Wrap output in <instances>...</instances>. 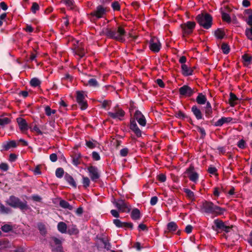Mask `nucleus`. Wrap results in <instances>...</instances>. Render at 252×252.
Wrapping results in <instances>:
<instances>
[{"label": "nucleus", "mask_w": 252, "mask_h": 252, "mask_svg": "<svg viewBox=\"0 0 252 252\" xmlns=\"http://www.w3.org/2000/svg\"><path fill=\"white\" fill-rule=\"evenodd\" d=\"M208 171L210 174H214L217 172V170L215 167H209Z\"/></svg>", "instance_id": "obj_61"}, {"label": "nucleus", "mask_w": 252, "mask_h": 252, "mask_svg": "<svg viewBox=\"0 0 252 252\" xmlns=\"http://www.w3.org/2000/svg\"><path fill=\"white\" fill-rule=\"evenodd\" d=\"M128 150L127 148H123L120 151V155L122 157H126L128 153Z\"/></svg>", "instance_id": "obj_53"}, {"label": "nucleus", "mask_w": 252, "mask_h": 252, "mask_svg": "<svg viewBox=\"0 0 252 252\" xmlns=\"http://www.w3.org/2000/svg\"><path fill=\"white\" fill-rule=\"evenodd\" d=\"M221 17L223 21H225L228 23H229L231 22V18L229 14H228L226 13L225 12H222L221 13Z\"/></svg>", "instance_id": "obj_39"}, {"label": "nucleus", "mask_w": 252, "mask_h": 252, "mask_svg": "<svg viewBox=\"0 0 252 252\" xmlns=\"http://www.w3.org/2000/svg\"><path fill=\"white\" fill-rule=\"evenodd\" d=\"M196 19L199 25L206 29H209L212 25V18L208 13L199 14Z\"/></svg>", "instance_id": "obj_3"}, {"label": "nucleus", "mask_w": 252, "mask_h": 252, "mask_svg": "<svg viewBox=\"0 0 252 252\" xmlns=\"http://www.w3.org/2000/svg\"><path fill=\"white\" fill-rule=\"evenodd\" d=\"M158 180L161 182H164L166 180V176L163 174H159L158 177Z\"/></svg>", "instance_id": "obj_58"}, {"label": "nucleus", "mask_w": 252, "mask_h": 252, "mask_svg": "<svg viewBox=\"0 0 252 252\" xmlns=\"http://www.w3.org/2000/svg\"><path fill=\"white\" fill-rule=\"evenodd\" d=\"M179 92L182 95L190 96L193 94V91L188 86L184 85L179 89Z\"/></svg>", "instance_id": "obj_14"}, {"label": "nucleus", "mask_w": 252, "mask_h": 252, "mask_svg": "<svg viewBox=\"0 0 252 252\" xmlns=\"http://www.w3.org/2000/svg\"><path fill=\"white\" fill-rule=\"evenodd\" d=\"M92 157L93 159L95 160H99L100 159L99 154L96 152H93L92 153Z\"/></svg>", "instance_id": "obj_54"}, {"label": "nucleus", "mask_w": 252, "mask_h": 252, "mask_svg": "<svg viewBox=\"0 0 252 252\" xmlns=\"http://www.w3.org/2000/svg\"><path fill=\"white\" fill-rule=\"evenodd\" d=\"M38 228L42 234H45L46 233V229L45 225L42 223H39L38 224Z\"/></svg>", "instance_id": "obj_50"}, {"label": "nucleus", "mask_w": 252, "mask_h": 252, "mask_svg": "<svg viewBox=\"0 0 252 252\" xmlns=\"http://www.w3.org/2000/svg\"><path fill=\"white\" fill-rule=\"evenodd\" d=\"M75 53L78 55L80 58H82L85 55L84 50L81 47H77L75 50Z\"/></svg>", "instance_id": "obj_35"}, {"label": "nucleus", "mask_w": 252, "mask_h": 252, "mask_svg": "<svg viewBox=\"0 0 252 252\" xmlns=\"http://www.w3.org/2000/svg\"><path fill=\"white\" fill-rule=\"evenodd\" d=\"M64 174V171L62 168H58L56 170V176L59 178H62Z\"/></svg>", "instance_id": "obj_38"}, {"label": "nucleus", "mask_w": 252, "mask_h": 252, "mask_svg": "<svg viewBox=\"0 0 252 252\" xmlns=\"http://www.w3.org/2000/svg\"><path fill=\"white\" fill-rule=\"evenodd\" d=\"M238 99L236 95L233 93L230 94L229 104L231 106H234L236 104V101Z\"/></svg>", "instance_id": "obj_26"}, {"label": "nucleus", "mask_w": 252, "mask_h": 252, "mask_svg": "<svg viewBox=\"0 0 252 252\" xmlns=\"http://www.w3.org/2000/svg\"><path fill=\"white\" fill-rule=\"evenodd\" d=\"M197 129L198 132L201 134L202 137H204L205 136L206 132L205 129L203 128L197 127Z\"/></svg>", "instance_id": "obj_59"}, {"label": "nucleus", "mask_w": 252, "mask_h": 252, "mask_svg": "<svg viewBox=\"0 0 252 252\" xmlns=\"http://www.w3.org/2000/svg\"><path fill=\"white\" fill-rule=\"evenodd\" d=\"M17 146L16 143L14 141H11L7 142L6 144L3 145V148L5 150H8L10 148H15Z\"/></svg>", "instance_id": "obj_27"}, {"label": "nucleus", "mask_w": 252, "mask_h": 252, "mask_svg": "<svg viewBox=\"0 0 252 252\" xmlns=\"http://www.w3.org/2000/svg\"><path fill=\"white\" fill-rule=\"evenodd\" d=\"M196 102L198 104L203 105L206 103L207 98L205 95L202 93H199L196 99Z\"/></svg>", "instance_id": "obj_19"}, {"label": "nucleus", "mask_w": 252, "mask_h": 252, "mask_svg": "<svg viewBox=\"0 0 252 252\" xmlns=\"http://www.w3.org/2000/svg\"><path fill=\"white\" fill-rule=\"evenodd\" d=\"M134 120H136L139 124L142 126H145L146 124V120L144 115L139 110L136 111L134 115Z\"/></svg>", "instance_id": "obj_10"}, {"label": "nucleus", "mask_w": 252, "mask_h": 252, "mask_svg": "<svg viewBox=\"0 0 252 252\" xmlns=\"http://www.w3.org/2000/svg\"><path fill=\"white\" fill-rule=\"evenodd\" d=\"M10 120L8 118H0V126H4L8 124Z\"/></svg>", "instance_id": "obj_40"}, {"label": "nucleus", "mask_w": 252, "mask_h": 252, "mask_svg": "<svg viewBox=\"0 0 252 252\" xmlns=\"http://www.w3.org/2000/svg\"><path fill=\"white\" fill-rule=\"evenodd\" d=\"M0 169L3 171H6L8 169V165L5 163L0 164Z\"/></svg>", "instance_id": "obj_55"}, {"label": "nucleus", "mask_w": 252, "mask_h": 252, "mask_svg": "<svg viewBox=\"0 0 252 252\" xmlns=\"http://www.w3.org/2000/svg\"><path fill=\"white\" fill-rule=\"evenodd\" d=\"M113 223L118 227H123L124 222H122L120 220L115 219L113 220Z\"/></svg>", "instance_id": "obj_49"}, {"label": "nucleus", "mask_w": 252, "mask_h": 252, "mask_svg": "<svg viewBox=\"0 0 252 252\" xmlns=\"http://www.w3.org/2000/svg\"><path fill=\"white\" fill-rule=\"evenodd\" d=\"M182 70L183 74L185 76L191 75L192 74L193 70L189 67L186 64H182Z\"/></svg>", "instance_id": "obj_20"}, {"label": "nucleus", "mask_w": 252, "mask_h": 252, "mask_svg": "<svg viewBox=\"0 0 252 252\" xmlns=\"http://www.w3.org/2000/svg\"><path fill=\"white\" fill-rule=\"evenodd\" d=\"M186 173L191 181L196 182L198 179V174L194 171L193 167L190 166L186 171Z\"/></svg>", "instance_id": "obj_11"}, {"label": "nucleus", "mask_w": 252, "mask_h": 252, "mask_svg": "<svg viewBox=\"0 0 252 252\" xmlns=\"http://www.w3.org/2000/svg\"><path fill=\"white\" fill-rule=\"evenodd\" d=\"M97 142L94 140H90V141H86V146L91 149L94 148L97 145Z\"/></svg>", "instance_id": "obj_30"}, {"label": "nucleus", "mask_w": 252, "mask_h": 252, "mask_svg": "<svg viewBox=\"0 0 252 252\" xmlns=\"http://www.w3.org/2000/svg\"><path fill=\"white\" fill-rule=\"evenodd\" d=\"M157 83L158 85V86L161 88H163L164 87V84L161 79H158L156 80Z\"/></svg>", "instance_id": "obj_63"}, {"label": "nucleus", "mask_w": 252, "mask_h": 252, "mask_svg": "<svg viewBox=\"0 0 252 252\" xmlns=\"http://www.w3.org/2000/svg\"><path fill=\"white\" fill-rule=\"evenodd\" d=\"M64 2L66 4V5L68 6L70 9L73 8L74 2L73 0H64Z\"/></svg>", "instance_id": "obj_52"}, {"label": "nucleus", "mask_w": 252, "mask_h": 252, "mask_svg": "<svg viewBox=\"0 0 252 252\" xmlns=\"http://www.w3.org/2000/svg\"><path fill=\"white\" fill-rule=\"evenodd\" d=\"M247 23L250 26H252V14H250L249 16L248 19L247 21Z\"/></svg>", "instance_id": "obj_64"}, {"label": "nucleus", "mask_w": 252, "mask_h": 252, "mask_svg": "<svg viewBox=\"0 0 252 252\" xmlns=\"http://www.w3.org/2000/svg\"><path fill=\"white\" fill-rule=\"evenodd\" d=\"M161 45L158 39L155 37H152L150 41V48L155 52H158L160 49Z\"/></svg>", "instance_id": "obj_6"}, {"label": "nucleus", "mask_w": 252, "mask_h": 252, "mask_svg": "<svg viewBox=\"0 0 252 252\" xmlns=\"http://www.w3.org/2000/svg\"><path fill=\"white\" fill-rule=\"evenodd\" d=\"M131 217L133 220H136L140 217V212L138 209H133L131 213Z\"/></svg>", "instance_id": "obj_23"}, {"label": "nucleus", "mask_w": 252, "mask_h": 252, "mask_svg": "<svg viewBox=\"0 0 252 252\" xmlns=\"http://www.w3.org/2000/svg\"><path fill=\"white\" fill-rule=\"evenodd\" d=\"M50 243H51L52 247H55V246L61 245L62 242L60 239H59L56 237H53L51 239Z\"/></svg>", "instance_id": "obj_31"}, {"label": "nucleus", "mask_w": 252, "mask_h": 252, "mask_svg": "<svg viewBox=\"0 0 252 252\" xmlns=\"http://www.w3.org/2000/svg\"><path fill=\"white\" fill-rule=\"evenodd\" d=\"M215 35L217 38L222 39V38H223V37L224 35V33L221 30L218 29L215 31Z\"/></svg>", "instance_id": "obj_36"}, {"label": "nucleus", "mask_w": 252, "mask_h": 252, "mask_svg": "<svg viewBox=\"0 0 252 252\" xmlns=\"http://www.w3.org/2000/svg\"><path fill=\"white\" fill-rule=\"evenodd\" d=\"M242 59L243 60L244 63L245 65H249L252 61V57L251 56H249L247 54H245L242 56Z\"/></svg>", "instance_id": "obj_28"}, {"label": "nucleus", "mask_w": 252, "mask_h": 252, "mask_svg": "<svg viewBox=\"0 0 252 252\" xmlns=\"http://www.w3.org/2000/svg\"><path fill=\"white\" fill-rule=\"evenodd\" d=\"M177 228V226L174 222H170L167 224V229L170 231H175Z\"/></svg>", "instance_id": "obj_32"}, {"label": "nucleus", "mask_w": 252, "mask_h": 252, "mask_svg": "<svg viewBox=\"0 0 252 252\" xmlns=\"http://www.w3.org/2000/svg\"><path fill=\"white\" fill-rule=\"evenodd\" d=\"M111 214H112V215L115 217V218H118L119 217V214L118 213V212L117 211H116V210H112L111 211Z\"/></svg>", "instance_id": "obj_62"}, {"label": "nucleus", "mask_w": 252, "mask_h": 252, "mask_svg": "<svg viewBox=\"0 0 252 252\" xmlns=\"http://www.w3.org/2000/svg\"><path fill=\"white\" fill-rule=\"evenodd\" d=\"M17 122L18 124L20 129L24 131L28 129V124L26 120L22 118L19 117L17 119Z\"/></svg>", "instance_id": "obj_16"}, {"label": "nucleus", "mask_w": 252, "mask_h": 252, "mask_svg": "<svg viewBox=\"0 0 252 252\" xmlns=\"http://www.w3.org/2000/svg\"><path fill=\"white\" fill-rule=\"evenodd\" d=\"M106 13V8L102 5H98L96 9L91 13V15L95 17L96 19H99L103 17Z\"/></svg>", "instance_id": "obj_5"}, {"label": "nucleus", "mask_w": 252, "mask_h": 252, "mask_svg": "<svg viewBox=\"0 0 252 252\" xmlns=\"http://www.w3.org/2000/svg\"><path fill=\"white\" fill-rule=\"evenodd\" d=\"M80 155L75 156L72 158V163L74 165H78L80 163Z\"/></svg>", "instance_id": "obj_42"}, {"label": "nucleus", "mask_w": 252, "mask_h": 252, "mask_svg": "<svg viewBox=\"0 0 252 252\" xmlns=\"http://www.w3.org/2000/svg\"><path fill=\"white\" fill-rule=\"evenodd\" d=\"M232 120L231 117H222L218 120L215 124V126H220L224 124H227Z\"/></svg>", "instance_id": "obj_17"}, {"label": "nucleus", "mask_w": 252, "mask_h": 252, "mask_svg": "<svg viewBox=\"0 0 252 252\" xmlns=\"http://www.w3.org/2000/svg\"><path fill=\"white\" fill-rule=\"evenodd\" d=\"M105 34L109 38L116 40L119 41L124 42L126 32L122 27H119L117 29L112 30L107 29L105 32Z\"/></svg>", "instance_id": "obj_2"}, {"label": "nucleus", "mask_w": 252, "mask_h": 252, "mask_svg": "<svg viewBox=\"0 0 252 252\" xmlns=\"http://www.w3.org/2000/svg\"><path fill=\"white\" fill-rule=\"evenodd\" d=\"M10 211L9 208L5 207L0 202V213L1 214H8L10 212Z\"/></svg>", "instance_id": "obj_33"}, {"label": "nucleus", "mask_w": 252, "mask_h": 252, "mask_svg": "<svg viewBox=\"0 0 252 252\" xmlns=\"http://www.w3.org/2000/svg\"><path fill=\"white\" fill-rule=\"evenodd\" d=\"M89 176L93 181H95L99 178V174L98 169L94 166H91L88 168Z\"/></svg>", "instance_id": "obj_12"}, {"label": "nucleus", "mask_w": 252, "mask_h": 252, "mask_svg": "<svg viewBox=\"0 0 252 252\" xmlns=\"http://www.w3.org/2000/svg\"><path fill=\"white\" fill-rule=\"evenodd\" d=\"M83 184L85 188H87L90 186V181L89 178L86 177H83Z\"/></svg>", "instance_id": "obj_44"}, {"label": "nucleus", "mask_w": 252, "mask_h": 252, "mask_svg": "<svg viewBox=\"0 0 252 252\" xmlns=\"http://www.w3.org/2000/svg\"><path fill=\"white\" fill-rule=\"evenodd\" d=\"M158 198L157 196L152 197L150 200L151 205L152 206L156 205L158 202Z\"/></svg>", "instance_id": "obj_56"}, {"label": "nucleus", "mask_w": 252, "mask_h": 252, "mask_svg": "<svg viewBox=\"0 0 252 252\" xmlns=\"http://www.w3.org/2000/svg\"><path fill=\"white\" fill-rule=\"evenodd\" d=\"M6 203L14 208H19L21 210H26L28 208L26 201L22 202L20 200L14 196H11L6 201Z\"/></svg>", "instance_id": "obj_4"}, {"label": "nucleus", "mask_w": 252, "mask_h": 252, "mask_svg": "<svg viewBox=\"0 0 252 252\" xmlns=\"http://www.w3.org/2000/svg\"><path fill=\"white\" fill-rule=\"evenodd\" d=\"M108 115L112 118L121 119V118L124 116L125 112L122 109H118L114 112H109Z\"/></svg>", "instance_id": "obj_15"}, {"label": "nucleus", "mask_w": 252, "mask_h": 252, "mask_svg": "<svg viewBox=\"0 0 252 252\" xmlns=\"http://www.w3.org/2000/svg\"><path fill=\"white\" fill-rule=\"evenodd\" d=\"M58 230L62 233H64L66 231L67 225L63 222H60L58 224Z\"/></svg>", "instance_id": "obj_25"}, {"label": "nucleus", "mask_w": 252, "mask_h": 252, "mask_svg": "<svg viewBox=\"0 0 252 252\" xmlns=\"http://www.w3.org/2000/svg\"><path fill=\"white\" fill-rule=\"evenodd\" d=\"M130 128L137 137L141 136L142 131L138 127L135 120H130Z\"/></svg>", "instance_id": "obj_13"}, {"label": "nucleus", "mask_w": 252, "mask_h": 252, "mask_svg": "<svg viewBox=\"0 0 252 252\" xmlns=\"http://www.w3.org/2000/svg\"><path fill=\"white\" fill-rule=\"evenodd\" d=\"M237 146L241 149H244L245 147V142L243 140H241L238 142Z\"/></svg>", "instance_id": "obj_57"}, {"label": "nucleus", "mask_w": 252, "mask_h": 252, "mask_svg": "<svg viewBox=\"0 0 252 252\" xmlns=\"http://www.w3.org/2000/svg\"><path fill=\"white\" fill-rule=\"evenodd\" d=\"M39 9V5L36 2L32 3V5L31 8V10L33 13H35L36 11Z\"/></svg>", "instance_id": "obj_48"}, {"label": "nucleus", "mask_w": 252, "mask_h": 252, "mask_svg": "<svg viewBox=\"0 0 252 252\" xmlns=\"http://www.w3.org/2000/svg\"><path fill=\"white\" fill-rule=\"evenodd\" d=\"M112 7L114 10L119 11L120 10V5L118 1H114L112 3Z\"/></svg>", "instance_id": "obj_47"}, {"label": "nucleus", "mask_w": 252, "mask_h": 252, "mask_svg": "<svg viewBox=\"0 0 252 252\" xmlns=\"http://www.w3.org/2000/svg\"><path fill=\"white\" fill-rule=\"evenodd\" d=\"M191 111L197 120L202 119L203 115L200 110L196 105H194L192 107Z\"/></svg>", "instance_id": "obj_18"}, {"label": "nucleus", "mask_w": 252, "mask_h": 252, "mask_svg": "<svg viewBox=\"0 0 252 252\" xmlns=\"http://www.w3.org/2000/svg\"><path fill=\"white\" fill-rule=\"evenodd\" d=\"M225 209L215 205L212 202L205 201L200 206V211L207 214L218 216L222 214Z\"/></svg>", "instance_id": "obj_1"}, {"label": "nucleus", "mask_w": 252, "mask_h": 252, "mask_svg": "<svg viewBox=\"0 0 252 252\" xmlns=\"http://www.w3.org/2000/svg\"><path fill=\"white\" fill-rule=\"evenodd\" d=\"M245 33L247 37L251 40L252 41V28H247L246 30Z\"/></svg>", "instance_id": "obj_41"}, {"label": "nucleus", "mask_w": 252, "mask_h": 252, "mask_svg": "<svg viewBox=\"0 0 252 252\" xmlns=\"http://www.w3.org/2000/svg\"><path fill=\"white\" fill-rule=\"evenodd\" d=\"M221 50L224 54H227L229 52V47L225 43H223L221 45Z\"/></svg>", "instance_id": "obj_43"}, {"label": "nucleus", "mask_w": 252, "mask_h": 252, "mask_svg": "<svg viewBox=\"0 0 252 252\" xmlns=\"http://www.w3.org/2000/svg\"><path fill=\"white\" fill-rule=\"evenodd\" d=\"M40 80L36 78H32L30 82L31 86L33 87H37L39 86L40 84Z\"/></svg>", "instance_id": "obj_37"}, {"label": "nucleus", "mask_w": 252, "mask_h": 252, "mask_svg": "<svg viewBox=\"0 0 252 252\" xmlns=\"http://www.w3.org/2000/svg\"><path fill=\"white\" fill-rule=\"evenodd\" d=\"M45 112L47 116H50L52 114H54L56 112L55 110L51 109L49 106H46L45 107Z\"/></svg>", "instance_id": "obj_34"}, {"label": "nucleus", "mask_w": 252, "mask_h": 252, "mask_svg": "<svg viewBox=\"0 0 252 252\" xmlns=\"http://www.w3.org/2000/svg\"><path fill=\"white\" fill-rule=\"evenodd\" d=\"M50 159L52 162H55L57 160V156L56 154H52L50 156Z\"/></svg>", "instance_id": "obj_60"}, {"label": "nucleus", "mask_w": 252, "mask_h": 252, "mask_svg": "<svg viewBox=\"0 0 252 252\" xmlns=\"http://www.w3.org/2000/svg\"><path fill=\"white\" fill-rule=\"evenodd\" d=\"M60 205L61 207L64 209H67L69 210H72L73 209V207L70 205L68 202L64 200L60 201Z\"/></svg>", "instance_id": "obj_24"}, {"label": "nucleus", "mask_w": 252, "mask_h": 252, "mask_svg": "<svg viewBox=\"0 0 252 252\" xmlns=\"http://www.w3.org/2000/svg\"><path fill=\"white\" fill-rule=\"evenodd\" d=\"M113 204L121 212H128L129 211L128 206L123 200L120 199L118 201L114 200Z\"/></svg>", "instance_id": "obj_7"}, {"label": "nucleus", "mask_w": 252, "mask_h": 252, "mask_svg": "<svg viewBox=\"0 0 252 252\" xmlns=\"http://www.w3.org/2000/svg\"><path fill=\"white\" fill-rule=\"evenodd\" d=\"M214 223L215 224V226H212V228L214 230H217V229L216 228V227L217 228L220 229L221 230L223 229V228H225L224 227L225 225H224V223L221 220H220L218 219L216 220H214Z\"/></svg>", "instance_id": "obj_22"}, {"label": "nucleus", "mask_w": 252, "mask_h": 252, "mask_svg": "<svg viewBox=\"0 0 252 252\" xmlns=\"http://www.w3.org/2000/svg\"><path fill=\"white\" fill-rule=\"evenodd\" d=\"M184 192L186 193L187 196L191 200H193L194 199V193L188 189H184Z\"/></svg>", "instance_id": "obj_29"}, {"label": "nucleus", "mask_w": 252, "mask_h": 252, "mask_svg": "<svg viewBox=\"0 0 252 252\" xmlns=\"http://www.w3.org/2000/svg\"><path fill=\"white\" fill-rule=\"evenodd\" d=\"M195 26V23L194 22L189 21L183 25H182L181 28L184 34H189L192 32Z\"/></svg>", "instance_id": "obj_8"}, {"label": "nucleus", "mask_w": 252, "mask_h": 252, "mask_svg": "<svg viewBox=\"0 0 252 252\" xmlns=\"http://www.w3.org/2000/svg\"><path fill=\"white\" fill-rule=\"evenodd\" d=\"M76 99L82 110H85L87 108V102L85 100V96L82 93L80 92H77Z\"/></svg>", "instance_id": "obj_9"}, {"label": "nucleus", "mask_w": 252, "mask_h": 252, "mask_svg": "<svg viewBox=\"0 0 252 252\" xmlns=\"http://www.w3.org/2000/svg\"><path fill=\"white\" fill-rule=\"evenodd\" d=\"M12 229V226L9 224H5L1 227L2 230L4 232H8L11 231Z\"/></svg>", "instance_id": "obj_46"}, {"label": "nucleus", "mask_w": 252, "mask_h": 252, "mask_svg": "<svg viewBox=\"0 0 252 252\" xmlns=\"http://www.w3.org/2000/svg\"><path fill=\"white\" fill-rule=\"evenodd\" d=\"M64 179L68 184L74 188L76 187V184L73 177L67 173L64 176Z\"/></svg>", "instance_id": "obj_21"}, {"label": "nucleus", "mask_w": 252, "mask_h": 252, "mask_svg": "<svg viewBox=\"0 0 252 252\" xmlns=\"http://www.w3.org/2000/svg\"><path fill=\"white\" fill-rule=\"evenodd\" d=\"M88 84L90 86L96 87L98 86L97 81L95 79L91 78L88 81Z\"/></svg>", "instance_id": "obj_45"}, {"label": "nucleus", "mask_w": 252, "mask_h": 252, "mask_svg": "<svg viewBox=\"0 0 252 252\" xmlns=\"http://www.w3.org/2000/svg\"><path fill=\"white\" fill-rule=\"evenodd\" d=\"M52 251L54 252H62L63 248L62 247V244L55 246V247H52Z\"/></svg>", "instance_id": "obj_51"}]
</instances>
